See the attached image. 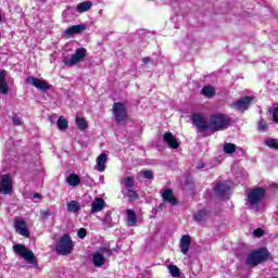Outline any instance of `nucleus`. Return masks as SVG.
Masks as SVG:
<instances>
[{"instance_id":"f257e3e1","label":"nucleus","mask_w":278,"mask_h":278,"mask_svg":"<svg viewBox=\"0 0 278 278\" xmlns=\"http://www.w3.org/2000/svg\"><path fill=\"white\" fill-rule=\"evenodd\" d=\"M231 125V118L227 114L216 113L210 117L212 131H225Z\"/></svg>"},{"instance_id":"f03ea898","label":"nucleus","mask_w":278,"mask_h":278,"mask_svg":"<svg viewBox=\"0 0 278 278\" xmlns=\"http://www.w3.org/2000/svg\"><path fill=\"white\" fill-rule=\"evenodd\" d=\"M268 250L266 248H261L248 255L247 264L249 266H257L258 264H262V262H266V260H268Z\"/></svg>"},{"instance_id":"7ed1b4c3","label":"nucleus","mask_w":278,"mask_h":278,"mask_svg":"<svg viewBox=\"0 0 278 278\" xmlns=\"http://www.w3.org/2000/svg\"><path fill=\"white\" fill-rule=\"evenodd\" d=\"M73 239L71 238V235H63L56 244V251L60 255H70V253H73Z\"/></svg>"},{"instance_id":"20e7f679","label":"nucleus","mask_w":278,"mask_h":278,"mask_svg":"<svg viewBox=\"0 0 278 278\" xmlns=\"http://www.w3.org/2000/svg\"><path fill=\"white\" fill-rule=\"evenodd\" d=\"M13 251L21 257H23L28 264H38V260L36 258V255H34V252L27 247L23 244H15L13 245Z\"/></svg>"},{"instance_id":"39448f33","label":"nucleus","mask_w":278,"mask_h":278,"mask_svg":"<svg viewBox=\"0 0 278 278\" xmlns=\"http://www.w3.org/2000/svg\"><path fill=\"white\" fill-rule=\"evenodd\" d=\"M266 195V190L264 188H255L250 190L248 193V203L249 205H252V207H257L260 203H262V200Z\"/></svg>"},{"instance_id":"423d86ee","label":"nucleus","mask_w":278,"mask_h":278,"mask_svg":"<svg viewBox=\"0 0 278 278\" xmlns=\"http://www.w3.org/2000/svg\"><path fill=\"white\" fill-rule=\"evenodd\" d=\"M87 54L88 50H86V48H78L72 58L63 59V63L65 66H75L79 64V62H84Z\"/></svg>"},{"instance_id":"0eeeda50","label":"nucleus","mask_w":278,"mask_h":278,"mask_svg":"<svg viewBox=\"0 0 278 278\" xmlns=\"http://www.w3.org/2000/svg\"><path fill=\"white\" fill-rule=\"evenodd\" d=\"M113 114L115 121L119 123V125H125V123H127V106H125L123 102H115L113 104Z\"/></svg>"},{"instance_id":"6e6552de","label":"nucleus","mask_w":278,"mask_h":278,"mask_svg":"<svg viewBox=\"0 0 278 278\" xmlns=\"http://www.w3.org/2000/svg\"><path fill=\"white\" fill-rule=\"evenodd\" d=\"M213 192L218 199H229V194H231V182H217Z\"/></svg>"},{"instance_id":"1a4fd4ad","label":"nucleus","mask_w":278,"mask_h":278,"mask_svg":"<svg viewBox=\"0 0 278 278\" xmlns=\"http://www.w3.org/2000/svg\"><path fill=\"white\" fill-rule=\"evenodd\" d=\"M191 121L199 131H207V129H211L210 124H207V119H205L203 115L199 113H193Z\"/></svg>"},{"instance_id":"9d476101","label":"nucleus","mask_w":278,"mask_h":278,"mask_svg":"<svg viewBox=\"0 0 278 278\" xmlns=\"http://www.w3.org/2000/svg\"><path fill=\"white\" fill-rule=\"evenodd\" d=\"M0 194H12V177L10 175L0 176Z\"/></svg>"},{"instance_id":"9b49d317","label":"nucleus","mask_w":278,"mask_h":278,"mask_svg":"<svg viewBox=\"0 0 278 278\" xmlns=\"http://www.w3.org/2000/svg\"><path fill=\"white\" fill-rule=\"evenodd\" d=\"M252 101H253V97H245L232 102L231 108L233 110H238L239 112H244L249 110V105H251Z\"/></svg>"},{"instance_id":"f8f14e48","label":"nucleus","mask_w":278,"mask_h":278,"mask_svg":"<svg viewBox=\"0 0 278 278\" xmlns=\"http://www.w3.org/2000/svg\"><path fill=\"white\" fill-rule=\"evenodd\" d=\"M161 197L163 199V203H168L169 205H178L177 198H175V193L173 192V189H163L161 191Z\"/></svg>"},{"instance_id":"ddd939ff","label":"nucleus","mask_w":278,"mask_h":278,"mask_svg":"<svg viewBox=\"0 0 278 278\" xmlns=\"http://www.w3.org/2000/svg\"><path fill=\"white\" fill-rule=\"evenodd\" d=\"M15 231L24 238H29V229H27V222L24 219H15L14 223Z\"/></svg>"},{"instance_id":"4468645a","label":"nucleus","mask_w":278,"mask_h":278,"mask_svg":"<svg viewBox=\"0 0 278 278\" xmlns=\"http://www.w3.org/2000/svg\"><path fill=\"white\" fill-rule=\"evenodd\" d=\"M26 81L30 86H35V88H37L38 90L47 91L51 88V86H49L47 81L40 80L39 78H36V77H28Z\"/></svg>"},{"instance_id":"2eb2a0df","label":"nucleus","mask_w":278,"mask_h":278,"mask_svg":"<svg viewBox=\"0 0 278 278\" xmlns=\"http://www.w3.org/2000/svg\"><path fill=\"white\" fill-rule=\"evenodd\" d=\"M190 244H192V237H190V235H184L179 241V248L182 255H188V251H190Z\"/></svg>"},{"instance_id":"dca6fc26","label":"nucleus","mask_w":278,"mask_h":278,"mask_svg":"<svg viewBox=\"0 0 278 278\" xmlns=\"http://www.w3.org/2000/svg\"><path fill=\"white\" fill-rule=\"evenodd\" d=\"M163 141L166 142L170 149H179V141L173 136V132H166L163 136Z\"/></svg>"},{"instance_id":"f3484780","label":"nucleus","mask_w":278,"mask_h":278,"mask_svg":"<svg viewBox=\"0 0 278 278\" xmlns=\"http://www.w3.org/2000/svg\"><path fill=\"white\" fill-rule=\"evenodd\" d=\"M103 207H105V201L103 198H96L91 203V214H97V212H102Z\"/></svg>"},{"instance_id":"a211bd4d","label":"nucleus","mask_w":278,"mask_h":278,"mask_svg":"<svg viewBox=\"0 0 278 278\" xmlns=\"http://www.w3.org/2000/svg\"><path fill=\"white\" fill-rule=\"evenodd\" d=\"M84 29H86V25L84 24L71 26L65 30V36H67V38H71V36H75V34H81Z\"/></svg>"},{"instance_id":"6ab92c4d","label":"nucleus","mask_w":278,"mask_h":278,"mask_svg":"<svg viewBox=\"0 0 278 278\" xmlns=\"http://www.w3.org/2000/svg\"><path fill=\"white\" fill-rule=\"evenodd\" d=\"M96 162H97V165H96L97 170H99L100 173H103L105 170V164L108 162V154L105 153L100 154L97 157Z\"/></svg>"},{"instance_id":"aec40b11","label":"nucleus","mask_w":278,"mask_h":278,"mask_svg":"<svg viewBox=\"0 0 278 278\" xmlns=\"http://www.w3.org/2000/svg\"><path fill=\"white\" fill-rule=\"evenodd\" d=\"M126 220L128 227H136V223H138V216L136 215V212H134V210L126 211Z\"/></svg>"},{"instance_id":"412c9836","label":"nucleus","mask_w":278,"mask_h":278,"mask_svg":"<svg viewBox=\"0 0 278 278\" xmlns=\"http://www.w3.org/2000/svg\"><path fill=\"white\" fill-rule=\"evenodd\" d=\"M91 8H92V2L84 1L77 4L76 12H78V14H84V12H88V10H90Z\"/></svg>"},{"instance_id":"4be33fe9","label":"nucleus","mask_w":278,"mask_h":278,"mask_svg":"<svg viewBox=\"0 0 278 278\" xmlns=\"http://www.w3.org/2000/svg\"><path fill=\"white\" fill-rule=\"evenodd\" d=\"M105 264V256L101 253L93 254V266L101 267Z\"/></svg>"},{"instance_id":"5701e85b","label":"nucleus","mask_w":278,"mask_h":278,"mask_svg":"<svg viewBox=\"0 0 278 278\" xmlns=\"http://www.w3.org/2000/svg\"><path fill=\"white\" fill-rule=\"evenodd\" d=\"M68 186H79L81 184V178L78 175L72 174L66 179Z\"/></svg>"},{"instance_id":"b1692460","label":"nucleus","mask_w":278,"mask_h":278,"mask_svg":"<svg viewBox=\"0 0 278 278\" xmlns=\"http://www.w3.org/2000/svg\"><path fill=\"white\" fill-rule=\"evenodd\" d=\"M122 184L123 186L127 189V190H131L134 189V184H135V179L134 176H126L122 179Z\"/></svg>"},{"instance_id":"393cba45","label":"nucleus","mask_w":278,"mask_h":278,"mask_svg":"<svg viewBox=\"0 0 278 278\" xmlns=\"http://www.w3.org/2000/svg\"><path fill=\"white\" fill-rule=\"evenodd\" d=\"M264 143L269 149H273L274 151H278V139L267 138V139L264 140Z\"/></svg>"},{"instance_id":"a878e982","label":"nucleus","mask_w":278,"mask_h":278,"mask_svg":"<svg viewBox=\"0 0 278 278\" xmlns=\"http://www.w3.org/2000/svg\"><path fill=\"white\" fill-rule=\"evenodd\" d=\"M202 94H204V97L212 98L214 94H216V89H214L212 86H205L202 88Z\"/></svg>"},{"instance_id":"bb28decb","label":"nucleus","mask_w":278,"mask_h":278,"mask_svg":"<svg viewBox=\"0 0 278 278\" xmlns=\"http://www.w3.org/2000/svg\"><path fill=\"white\" fill-rule=\"evenodd\" d=\"M56 125L61 131L68 129V121H66V118H64V116L59 117Z\"/></svg>"},{"instance_id":"cd10ccee","label":"nucleus","mask_w":278,"mask_h":278,"mask_svg":"<svg viewBox=\"0 0 278 278\" xmlns=\"http://www.w3.org/2000/svg\"><path fill=\"white\" fill-rule=\"evenodd\" d=\"M80 210V204L77 201H71L67 203V212H73L76 214Z\"/></svg>"},{"instance_id":"c85d7f7f","label":"nucleus","mask_w":278,"mask_h":278,"mask_svg":"<svg viewBox=\"0 0 278 278\" xmlns=\"http://www.w3.org/2000/svg\"><path fill=\"white\" fill-rule=\"evenodd\" d=\"M126 195L130 202L138 201V199H140V195H138V192H136L134 189H127Z\"/></svg>"},{"instance_id":"c756f323","label":"nucleus","mask_w":278,"mask_h":278,"mask_svg":"<svg viewBox=\"0 0 278 278\" xmlns=\"http://www.w3.org/2000/svg\"><path fill=\"white\" fill-rule=\"evenodd\" d=\"M167 268H168L172 277H180L181 269H179V267H177V265H168Z\"/></svg>"},{"instance_id":"7c9ffc66","label":"nucleus","mask_w":278,"mask_h":278,"mask_svg":"<svg viewBox=\"0 0 278 278\" xmlns=\"http://www.w3.org/2000/svg\"><path fill=\"white\" fill-rule=\"evenodd\" d=\"M224 153L231 155V153H236V144L233 143H225L223 148Z\"/></svg>"},{"instance_id":"2f4dec72","label":"nucleus","mask_w":278,"mask_h":278,"mask_svg":"<svg viewBox=\"0 0 278 278\" xmlns=\"http://www.w3.org/2000/svg\"><path fill=\"white\" fill-rule=\"evenodd\" d=\"M206 216H207V211L201 210L193 215V218L194 220H198V223H201V220H205Z\"/></svg>"},{"instance_id":"473e14b6","label":"nucleus","mask_w":278,"mask_h":278,"mask_svg":"<svg viewBox=\"0 0 278 278\" xmlns=\"http://www.w3.org/2000/svg\"><path fill=\"white\" fill-rule=\"evenodd\" d=\"M10 92V87L8 86V81L0 80V93L8 94Z\"/></svg>"},{"instance_id":"72a5a7b5","label":"nucleus","mask_w":278,"mask_h":278,"mask_svg":"<svg viewBox=\"0 0 278 278\" xmlns=\"http://www.w3.org/2000/svg\"><path fill=\"white\" fill-rule=\"evenodd\" d=\"M76 125L78 129H88V124L86 123V119L81 117H76Z\"/></svg>"},{"instance_id":"f704fd0d","label":"nucleus","mask_w":278,"mask_h":278,"mask_svg":"<svg viewBox=\"0 0 278 278\" xmlns=\"http://www.w3.org/2000/svg\"><path fill=\"white\" fill-rule=\"evenodd\" d=\"M271 113L274 123L278 124V104L268 110Z\"/></svg>"},{"instance_id":"c9c22d12","label":"nucleus","mask_w":278,"mask_h":278,"mask_svg":"<svg viewBox=\"0 0 278 278\" xmlns=\"http://www.w3.org/2000/svg\"><path fill=\"white\" fill-rule=\"evenodd\" d=\"M268 129V124L266 123V121L261 119L258 122V130L260 131H266Z\"/></svg>"},{"instance_id":"e433bc0d","label":"nucleus","mask_w":278,"mask_h":278,"mask_svg":"<svg viewBox=\"0 0 278 278\" xmlns=\"http://www.w3.org/2000/svg\"><path fill=\"white\" fill-rule=\"evenodd\" d=\"M103 225H105V227H112V216L110 214L104 216Z\"/></svg>"},{"instance_id":"4c0bfd02","label":"nucleus","mask_w":278,"mask_h":278,"mask_svg":"<svg viewBox=\"0 0 278 278\" xmlns=\"http://www.w3.org/2000/svg\"><path fill=\"white\" fill-rule=\"evenodd\" d=\"M77 236H78V238L84 240V238H86V236H88V231L86 230V228H80L77 231Z\"/></svg>"},{"instance_id":"58836bf2","label":"nucleus","mask_w":278,"mask_h":278,"mask_svg":"<svg viewBox=\"0 0 278 278\" xmlns=\"http://www.w3.org/2000/svg\"><path fill=\"white\" fill-rule=\"evenodd\" d=\"M141 175L144 177V179H153V172L151 170L141 172Z\"/></svg>"},{"instance_id":"ea45409f","label":"nucleus","mask_w":278,"mask_h":278,"mask_svg":"<svg viewBox=\"0 0 278 278\" xmlns=\"http://www.w3.org/2000/svg\"><path fill=\"white\" fill-rule=\"evenodd\" d=\"M255 238H262V236H264V230L262 228L255 229L253 231Z\"/></svg>"},{"instance_id":"a19ab883","label":"nucleus","mask_w":278,"mask_h":278,"mask_svg":"<svg viewBox=\"0 0 278 278\" xmlns=\"http://www.w3.org/2000/svg\"><path fill=\"white\" fill-rule=\"evenodd\" d=\"M41 218H49L51 216V212L49 210L40 211Z\"/></svg>"},{"instance_id":"79ce46f5","label":"nucleus","mask_w":278,"mask_h":278,"mask_svg":"<svg viewBox=\"0 0 278 278\" xmlns=\"http://www.w3.org/2000/svg\"><path fill=\"white\" fill-rule=\"evenodd\" d=\"M7 75H8V71L1 70L0 71V81H5Z\"/></svg>"},{"instance_id":"37998d69","label":"nucleus","mask_w":278,"mask_h":278,"mask_svg":"<svg viewBox=\"0 0 278 278\" xmlns=\"http://www.w3.org/2000/svg\"><path fill=\"white\" fill-rule=\"evenodd\" d=\"M101 253H105L106 257H110L112 255V250L108 248H102Z\"/></svg>"},{"instance_id":"c03bdc74","label":"nucleus","mask_w":278,"mask_h":278,"mask_svg":"<svg viewBox=\"0 0 278 278\" xmlns=\"http://www.w3.org/2000/svg\"><path fill=\"white\" fill-rule=\"evenodd\" d=\"M13 124L16 126H21V119L16 115L13 116Z\"/></svg>"},{"instance_id":"a18cd8bd","label":"nucleus","mask_w":278,"mask_h":278,"mask_svg":"<svg viewBox=\"0 0 278 278\" xmlns=\"http://www.w3.org/2000/svg\"><path fill=\"white\" fill-rule=\"evenodd\" d=\"M197 168H199V169L205 168V163H203V162L199 163Z\"/></svg>"},{"instance_id":"49530a36","label":"nucleus","mask_w":278,"mask_h":278,"mask_svg":"<svg viewBox=\"0 0 278 278\" xmlns=\"http://www.w3.org/2000/svg\"><path fill=\"white\" fill-rule=\"evenodd\" d=\"M143 64H149V62H151L150 58H143L142 60Z\"/></svg>"},{"instance_id":"de8ad7c7","label":"nucleus","mask_w":278,"mask_h":278,"mask_svg":"<svg viewBox=\"0 0 278 278\" xmlns=\"http://www.w3.org/2000/svg\"><path fill=\"white\" fill-rule=\"evenodd\" d=\"M166 207V202H163L159 205V210H164Z\"/></svg>"},{"instance_id":"09e8293b","label":"nucleus","mask_w":278,"mask_h":278,"mask_svg":"<svg viewBox=\"0 0 278 278\" xmlns=\"http://www.w3.org/2000/svg\"><path fill=\"white\" fill-rule=\"evenodd\" d=\"M33 198H34V199H42V195H40V193H35V194L33 195Z\"/></svg>"},{"instance_id":"8fccbe9b","label":"nucleus","mask_w":278,"mask_h":278,"mask_svg":"<svg viewBox=\"0 0 278 278\" xmlns=\"http://www.w3.org/2000/svg\"><path fill=\"white\" fill-rule=\"evenodd\" d=\"M100 180H103V177H101Z\"/></svg>"},{"instance_id":"3c124183","label":"nucleus","mask_w":278,"mask_h":278,"mask_svg":"<svg viewBox=\"0 0 278 278\" xmlns=\"http://www.w3.org/2000/svg\"><path fill=\"white\" fill-rule=\"evenodd\" d=\"M100 180H103V177H101Z\"/></svg>"},{"instance_id":"603ef678","label":"nucleus","mask_w":278,"mask_h":278,"mask_svg":"<svg viewBox=\"0 0 278 278\" xmlns=\"http://www.w3.org/2000/svg\"><path fill=\"white\" fill-rule=\"evenodd\" d=\"M0 21H1V15H0Z\"/></svg>"}]
</instances>
